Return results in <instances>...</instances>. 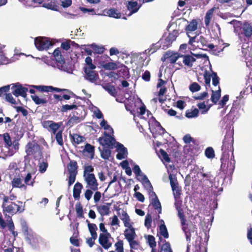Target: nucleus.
<instances>
[{"instance_id": "1", "label": "nucleus", "mask_w": 252, "mask_h": 252, "mask_svg": "<svg viewBox=\"0 0 252 252\" xmlns=\"http://www.w3.org/2000/svg\"><path fill=\"white\" fill-rule=\"evenodd\" d=\"M222 154L220 158V169L222 172H227L229 167V153L231 152L232 157L233 156V137L230 134H226L224 136L221 147Z\"/></svg>"}, {"instance_id": "2", "label": "nucleus", "mask_w": 252, "mask_h": 252, "mask_svg": "<svg viewBox=\"0 0 252 252\" xmlns=\"http://www.w3.org/2000/svg\"><path fill=\"white\" fill-rule=\"evenodd\" d=\"M62 125V122L55 123L53 121H44L43 126L44 128H49V131L55 135V139L58 144L60 146H63V130L59 129Z\"/></svg>"}, {"instance_id": "3", "label": "nucleus", "mask_w": 252, "mask_h": 252, "mask_svg": "<svg viewBox=\"0 0 252 252\" xmlns=\"http://www.w3.org/2000/svg\"><path fill=\"white\" fill-rule=\"evenodd\" d=\"M3 214L6 216L7 213L12 215L17 213H21L25 210V203L21 201H17L16 202H10L6 203H2Z\"/></svg>"}, {"instance_id": "4", "label": "nucleus", "mask_w": 252, "mask_h": 252, "mask_svg": "<svg viewBox=\"0 0 252 252\" xmlns=\"http://www.w3.org/2000/svg\"><path fill=\"white\" fill-rule=\"evenodd\" d=\"M25 152L28 156H32L35 160L43 158L41 147L34 140L28 143L25 147Z\"/></svg>"}, {"instance_id": "5", "label": "nucleus", "mask_w": 252, "mask_h": 252, "mask_svg": "<svg viewBox=\"0 0 252 252\" xmlns=\"http://www.w3.org/2000/svg\"><path fill=\"white\" fill-rule=\"evenodd\" d=\"M53 56L56 61L57 66L59 69L67 72H69L70 70L71 71V68L68 67L66 65L65 60L62 55L61 50L59 48L54 50Z\"/></svg>"}, {"instance_id": "6", "label": "nucleus", "mask_w": 252, "mask_h": 252, "mask_svg": "<svg viewBox=\"0 0 252 252\" xmlns=\"http://www.w3.org/2000/svg\"><path fill=\"white\" fill-rule=\"evenodd\" d=\"M179 34V31L176 30H174L172 32H169L166 38H161L159 41L160 47L164 50L169 48L171 46L173 42L176 39Z\"/></svg>"}, {"instance_id": "7", "label": "nucleus", "mask_w": 252, "mask_h": 252, "mask_svg": "<svg viewBox=\"0 0 252 252\" xmlns=\"http://www.w3.org/2000/svg\"><path fill=\"white\" fill-rule=\"evenodd\" d=\"M78 165L75 160H70L67 165V170L69 173L68 185L71 186L75 181L77 174L78 173Z\"/></svg>"}, {"instance_id": "8", "label": "nucleus", "mask_w": 252, "mask_h": 252, "mask_svg": "<svg viewBox=\"0 0 252 252\" xmlns=\"http://www.w3.org/2000/svg\"><path fill=\"white\" fill-rule=\"evenodd\" d=\"M182 226V230L186 235L187 241L190 243L192 233H194L195 235H197V227L191 221L185 223V225Z\"/></svg>"}, {"instance_id": "9", "label": "nucleus", "mask_w": 252, "mask_h": 252, "mask_svg": "<svg viewBox=\"0 0 252 252\" xmlns=\"http://www.w3.org/2000/svg\"><path fill=\"white\" fill-rule=\"evenodd\" d=\"M127 230L124 231V235L125 238L128 242L130 248V252H132V250H137L140 247L139 242L138 241L135 240V238L137 237L135 231L130 232H127Z\"/></svg>"}, {"instance_id": "10", "label": "nucleus", "mask_w": 252, "mask_h": 252, "mask_svg": "<svg viewBox=\"0 0 252 252\" xmlns=\"http://www.w3.org/2000/svg\"><path fill=\"white\" fill-rule=\"evenodd\" d=\"M34 44L39 51L47 50L53 45L48 38L40 36L35 38Z\"/></svg>"}, {"instance_id": "11", "label": "nucleus", "mask_w": 252, "mask_h": 252, "mask_svg": "<svg viewBox=\"0 0 252 252\" xmlns=\"http://www.w3.org/2000/svg\"><path fill=\"white\" fill-rule=\"evenodd\" d=\"M83 70L85 72V79L91 83L96 84L99 79L98 72L94 69L83 68Z\"/></svg>"}, {"instance_id": "12", "label": "nucleus", "mask_w": 252, "mask_h": 252, "mask_svg": "<svg viewBox=\"0 0 252 252\" xmlns=\"http://www.w3.org/2000/svg\"><path fill=\"white\" fill-rule=\"evenodd\" d=\"M104 137H101L98 138L100 144L103 146H107L110 148H113L116 140L115 138L106 132H104Z\"/></svg>"}, {"instance_id": "13", "label": "nucleus", "mask_w": 252, "mask_h": 252, "mask_svg": "<svg viewBox=\"0 0 252 252\" xmlns=\"http://www.w3.org/2000/svg\"><path fill=\"white\" fill-rule=\"evenodd\" d=\"M12 90V94L16 97L21 96L23 97L27 96V92L28 91V88L24 87L19 83H17L15 84H13L11 87Z\"/></svg>"}, {"instance_id": "14", "label": "nucleus", "mask_w": 252, "mask_h": 252, "mask_svg": "<svg viewBox=\"0 0 252 252\" xmlns=\"http://www.w3.org/2000/svg\"><path fill=\"white\" fill-rule=\"evenodd\" d=\"M86 183V188H88L93 191L98 190V183L94 174H89L87 177H84Z\"/></svg>"}, {"instance_id": "15", "label": "nucleus", "mask_w": 252, "mask_h": 252, "mask_svg": "<svg viewBox=\"0 0 252 252\" xmlns=\"http://www.w3.org/2000/svg\"><path fill=\"white\" fill-rule=\"evenodd\" d=\"M181 55L180 53H174L171 51H168L161 58V61L164 62L167 60L170 63L174 64L179 58H181Z\"/></svg>"}, {"instance_id": "16", "label": "nucleus", "mask_w": 252, "mask_h": 252, "mask_svg": "<svg viewBox=\"0 0 252 252\" xmlns=\"http://www.w3.org/2000/svg\"><path fill=\"white\" fill-rule=\"evenodd\" d=\"M31 98L36 105H45L49 102L50 99H51V95L43 94L41 95L40 97L37 95H32Z\"/></svg>"}, {"instance_id": "17", "label": "nucleus", "mask_w": 252, "mask_h": 252, "mask_svg": "<svg viewBox=\"0 0 252 252\" xmlns=\"http://www.w3.org/2000/svg\"><path fill=\"white\" fill-rule=\"evenodd\" d=\"M111 203H105L103 205L96 206L97 212L99 213L101 217L109 215L111 212L110 207Z\"/></svg>"}, {"instance_id": "18", "label": "nucleus", "mask_w": 252, "mask_h": 252, "mask_svg": "<svg viewBox=\"0 0 252 252\" xmlns=\"http://www.w3.org/2000/svg\"><path fill=\"white\" fill-rule=\"evenodd\" d=\"M110 75L111 77L117 79L121 77L123 78H128L129 76L128 69L126 66L119 69L117 73L111 72Z\"/></svg>"}, {"instance_id": "19", "label": "nucleus", "mask_w": 252, "mask_h": 252, "mask_svg": "<svg viewBox=\"0 0 252 252\" xmlns=\"http://www.w3.org/2000/svg\"><path fill=\"white\" fill-rule=\"evenodd\" d=\"M241 30L242 34L244 35L247 38L248 41H249L252 35V25L248 22H245L241 28Z\"/></svg>"}, {"instance_id": "20", "label": "nucleus", "mask_w": 252, "mask_h": 252, "mask_svg": "<svg viewBox=\"0 0 252 252\" xmlns=\"http://www.w3.org/2000/svg\"><path fill=\"white\" fill-rule=\"evenodd\" d=\"M242 52L246 59H252V47L249 46L248 41L242 44Z\"/></svg>"}, {"instance_id": "21", "label": "nucleus", "mask_w": 252, "mask_h": 252, "mask_svg": "<svg viewBox=\"0 0 252 252\" xmlns=\"http://www.w3.org/2000/svg\"><path fill=\"white\" fill-rule=\"evenodd\" d=\"M197 43L200 44V45H198V46H200V48L203 50H206L208 48L210 49L214 47V45L213 44L209 43L206 38L203 36H200Z\"/></svg>"}, {"instance_id": "22", "label": "nucleus", "mask_w": 252, "mask_h": 252, "mask_svg": "<svg viewBox=\"0 0 252 252\" xmlns=\"http://www.w3.org/2000/svg\"><path fill=\"white\" fill-rule=\"evenodd\" d=\"M99 243L106 250L111 247L112 245V243L109 242L107 236L102 233L99 235Z\"/></svg>"}, {"instance_id": "23", "label": "nucleus", "mask_w": 252, "mask_h": 252, "mask_svg": "<svg viewBox=\"0 0 252 252\" xmlns=\"http://www.w3.org/2000/svg\"><path fill=\"white\" fill-rule=\"evenodd\" d=\"M181 58H183V62L184 64L189 67L192 66L193 63L196 61V59L189 55H181Z\"/></svg>"}, {"instance_id": "24", "label": "nucleus", "mask_w": 252, "mask_h": 252, "mask_svg": "<svg viewBox=\"0 0 252 252\" xmlns=\"http://www.w3.org/2000/svg\"><path fill=\"white\" fill-rule=\"evenodd\" d=\"M150 122L152 123V126L157 128V130L159 134H163L165 133V129L161 126L160 123L156 120L154 116H152Z\"/></svg>"}, {"instance_id": "25", "label": "nucleus", "mask_w": 252, "mask_h": 252, "mask_svg": "<svg viewBox=\"0 0 252 252\" xmlns=\"http://www.w3.org/2000/svg\"><path fill=\"white\" fill-rule=\"evenodd\" d=\"M83 187L81 183L77 182L75 184L73 189V196L75 200H79L80 197V193Z\"/></svg>"}, {"instance_id": "26", "label": "nucleus", "mask_w": 252, "mask_h": 252, "mask_svg": "<svg viewBox=\"0 0 252 252\" xmlns=\"http://www.w3.org/2000/svg\"><path fill=\"white\" fill-rule=\"evenodd\" d=\"M22 176H20L18 175V176L13 178L12 181H11V185L13 188H26V186L22 183Z\"/></svg>"}, {"instance_id": "27", "label": "nucleus", "mask_w": 252, "mask_h": 252, "mask_svg": "<svg viewBox=\"0 0 252 252\" xmlns=\"http://www.w3.org/2000/svg\"><path fill=\"white\" fill-rule=\"evenodd\" d=\"M127 9L129 11L128 16H130L133 13L136 12L139 9L140 6L136 1H129L127 5Z\"/></svg>"}, {"instance_id": "28", "label": "nucleus", "mask_w": 252, "mask_h": 252, "mask_svg": "<svg viewBox=\"0 0 252 252\" xmlns=\"http://www.w3.org/2000/svg\"><path fill=\"white\" fill-rule=\"evenodd\" d=\"M198 22L196 19L191 20L186 27L185 30L187 33L195 31L197 29Z\"/></svg>"}, {"instance_id": "29", "label": "nucleus", "mask_w": 252, "mask_h": 252, "mask_svg": "<svg viewBox=\"0 0 252 252\" xmlns=\"http://www.w3.org/2000/svg\"><path fill=\"white\" fill-rule=\"evenodd\" d=\"M160 224L159 226V230L160 234L165 239L169 237V234L167 231L166 225L164 224V222L162 220H160Z\"/></svg>"}, {"instance_id": "30", "label": "nucleus", "mask_w": 252, "mask_h": 252, "mask_svg": "<svg viewBox=\"0 0 252 252\" xmlns=\"http://www.w3.org/2000/svg\"><path fill=\"white\" fill-rule=\"evenodd\" d=\"M122 220L124 222V226L127 227V228L125 229V230L127 231V233L130 232L131 231H135V229L132 226L133 223L131 222V220L129 216H128L126 218H124V220Z\"/></svg>"}, {"instance_id": "31", "label": "nucleus", "mask_w": 252, "mask_h": 252, "mask_svg": "<svg viewBox=\"0 0 252 252\" xmlns=\"http://www.w3.org/2000/svg\"><path fill=\"white\" fill-rule=\"evenodd\" d=\"M212 92L211 100L214 104H216L221 96V90L220 87H219V90L216 91L212 90Z\"/></svg>"}, {"instance_id": "32", "label": "nucleus", "mask_w": 252, "mask_h": 252, "mask_svg": "<svg viewBox=\"0 0 252 252\" xmlns=\"http://www.w3.org/2000/svg\"><path fill=\"white\" fill-rule=\"evenodd\" d=\"M141 182L147 189L149 190H153V186L146 175L144 174L142 175Z\"/></svg>"}, {"instance_id": "33", "label": "nucleus", "mask_w": 252, "mask_h": 252, "mask_svg": "<svg viewBox=\"0 0 252 252\" xmlns=\"http://www.w3.org/2000/svg\"><path fill=\"white\" fill-rule=\"evenodd\" d=\"M72 142H74L76 144H79L83 142L85 138L84 136H81L77 133H74L70 136Z\"/></svg>"}, {"instance_id": "34", "label": "nucleus", "mask_w": 252, "mask_h": 252, "mask_svg": "<svg viewBox=\"0 0 252 252\" xmlns=\"http://www.w3.org/2000/svg\"><path fill=\"white\" fill-rule=\"evenodd\" d=\"M252 92V86L251 85H248L245 87V88L241 91L240 93V95L237 96V98L239 99H241L244 97L245 95H247Z\"/></svg>"}, {"instance_id": "35", "label": "nucleus", "mask_w": 252, "mask_h": 252, "mask_svg": "<svg viewBox=\"0 0 252 252\" xmlns=\"http://www.w3.org/2000/svg\"><path fill=\"white\" fill-rule=\"evenodd\" d=\"M85 151L90 154V158L93 159L94 156V147L89 143H87L85 146Z\"/></svg>"}, {"instance_id": "36", "label": "nucleus", "mask_w": 252, "mask_h": 252, "mask_svg": "<svg viewBox=\"0 0 252 252\" xmlns=\"http://www.w3.org/2000/svg\"><path fill=\"white\" fill-rule=\"evenodd\" d=\"M151 204L155 210H157L158 214L161 213V206L158 198L156 199H153L152 200Z\"/></svg>"}, {"instance_id": "37", "label": "nucleus", "mask_w": 252, "mask_h": 252, "mask_svg": "<svg viewBox=\"0 0 252 252\" xmlns=\"http://www.w3.org/2000/svg\"><path fill=\"white\" fill-rule=\"evenodd\" d=\"M86 222L88 223V226L89 230L91 234V236H97V233L96 232V230L97 229V227L95 224L94 223H91L89 222V221L87 220Z\"/></svg>"}, {"instance_id": "38", "label": "nucleus", "mask_w": 252, "mask_h": 252, "mask_svg": "<svg viewBox=\"0 0 252 252\" xmlns=\"http://www.w3.org/2000/svg\"><path fill=\"white\" fill-rule=\"evenodd\" d=\"M94 171V168L93 166L89 165L88 164H85L84 165V169L83 172V177H87L89 174H94L92 173Z\"/></svg>"}, {"instance_id": "39", "label": "nucleus", "mask_w": 252, "mask_h": 252, "mask_svg": "<svg viewBox=\"0 0 252 252\" xmlns=\"http://www.w3.org/2000/svg\"><path fill=\"white\" fill-rule=\"evenodd\" d=\"M200 176L202 178V179H205L206 181L212 182L214 179V176L212 174L211 172H209L207 173H204L200 172L199 173Z\"/></svg>"}, {"instance_id": "40", "label": "nucleus", "mask_w": 252, "mask_h": 252, "mask_svg": "<svg viewBox=\"0 0 252 252\" xmlns=\"http://www.w3.org/2000/svg\"><path fill=\"white\" fill-rule=\"evenodd\" d=\"M109 147H104L101 152V157L104 159H108L111 154V151Z\"/></svg>"}, {"instance_id": "41", "label": "nucleus", "mask_w": 252, "mask_h": 252, "mask_svg": "<svg viewBox=\"0 0 252 252\" xmlns=\"http://www.w3.org/2000/svg\"><path fill=\"white\" fill-rule=\"evenodd\" d=\"M169 179L172 189H175L176 188H178L179 187L178 180L176 177L173 178V175L170 174L169 175Z\"/></svg>"}, {"instance_id": "42", "label": "nucleus", "mask_w": 252, "mask_h": 252, "mask_svg": "<svg viewBox=\"0 0 252 252\" xmlns=\"http://www.w3.org/2000/svg\"><path fill=\"white\" fill-rule=\"evenodd\" d=\"M164 242V243L161 246L159 252H172L170 243L165 240Z\"/></svg>"}, {"instance_id": "43", "label": "nucleus", "mask_w": 252, "mask_h": 252, "mask_svg": "<svg viewBox=\"0 0 252 252\" xmlns=\"http://www.w3.org/2000/svg\"><path fill=\"white\" fill-rule=\"evenodd\" d=\"M102 67L105 70H115L117 68V64L114 62H109L102 64Z\"/></svg>"}, {"instance_id": "44", "label": "nucleus", "mask_w": 252, "mask_h": 252, "mask_svg": "<svg viewBox=\"0 0 252 252\" xmlns=\"http://www.w3.org/2000/svg\"><path fill=\"white\" fill-rule=\"evenodd\" d=\"M198 113V110L197 108H194L193 110H188L186 112L185 116L188 118H191L197 117Z\"/></svg>"}, {"instance_id": "45", "label": "nucleus", "mask_w": 252, "mask_h": 252, "mask_svg": "<svg viewBox=\"0 0 252 252\" xmlns=\"http://www.w3.org/2000/svg\"><path fill=\"white\" fill-rule=\"evenodd\" d=\"M75 209L76 211L77 216L79 218L84 217L83 207L80 202L77 203L75 205Z\"/></svg>"}, {"instance_id": "46", "label": "nucleus", "mask_w": 252, "mask_h": 252, "mask_svg": "<svg viewBox=\"0 0 252 252\" xmlns=\"http://www.w3.org/2000/svg\"><path fill=\"white\" fill-rule=\"evenodd\" d=\"M91 47H92L94 52L96 54H102L105 50V48L104 47L99 46L95 44H91Z\"/></svg>"}, {"instance_id": "47", "label": "nucleus", "mask_w": 252, "mask_h": 252, "mask_svg": "<svg viewBox=\"0 0 252 252\" xmlns=\"http://www.w3.org/2000/svg\"><path fill=\"white\" fill-rule=\"evenodd\" d=\"M103 88L113 96H116L117 91L113 85H107L103 86Z\"/></svg>"}, {"instance_id": "48", "label": "nucleus", "mask_w": 252, "mask_h": 252, "mask_svg": "<svg viewBox=\"0 0 252 252\" xmlns=\"http://www.w3.org/2000/svg\"><path fill=\"white\" fill-rule=\"evenodd\" d=\"M220 12L218 7H213L207 11L205 16H220L219 14Z\"/></svg>"}, {"instance_id": "49", "label": "nucleus", "mask_w": 252, "mask_h": 252, "mask_svg": "<svg viewBox=\"0 0 252 252\" xmlns=\"http://www.w3.org/2000/svg\"><path fill=\"white\" fill-rule=\"evenodd\" d=\"M205 155L208 158H213L215 157V152L213 148L209 147L206 149Z\"/></svg>"}, {"instance_id": "50", "label": "nucleus", "mask_w": 252, "mask_h": 252, "mask_svg": "<svg viewBox=\"0 0 252 252\" xmlns=\"http://www.w3.org/2000/svg\"><path fill=\"white\" fill-rule=\"evenodd\" d=\"M86 65L84 68H89L90 69H95L96 66L92 63V59L90 57H87L85 59Z\"/></svg>"}, {"instance_id": "51", "label": "nucleus", "mask_w": 252, "mask_h": 252, "mask_svg": "<svg viewBox=\"0 0 252 252\" xmlns=\"http://www.w3.org/2000/svg\"><path fill=\"white\" fill-rule=\"evenodd\" d=\"M31 87L36 89L37 91L40 92H46L49 93V86H36V85H31Z\"/></svg>"}, {"instance_id": "52", "label": "nucleus", "mask_w": 252, "mask_h": 252, "mask_svg": "<svg viewBox=\"0 0 252 252\" xmlns=\"http://www.w3.org/2000/svg\"><path fill=\"white\" fill-rule=\"evenodd\" d=\"M77 106L76 104H73L72 105L65 104L63 105L61 107V111L62 112H67L68 110H70L73 109H77Z\"/></svg>"}, {"instance_id": "53", "label": "nucleus", "mask_w": 252, "mask_h": 252, "mask_svg": "<svg viewBox=\"0 0 252 252\" xmlns=\"http://www.w3.org/2000/svg\"><path fill=\"white\" fill-rule=\"evenodd\" d=\"M48 166V163L47 162V160L45 161H43L39 164V171L40 173H44Z\"/></svg>"}, {"instance_id": "54", "label": "nucleus", "mask_w": 252, "mask_h": 252, "mask_svg": "<svg viewBox=\"0 0 252 252\" xmlns=\"http://www.w3.org/2000/svg\"><path fill=\"white\" fill-rule=\"evenodd\" d=\"M16 198V196L13 194H10L9 196L4 195L2 199V203H6L10 202H12V201L15 200Z\"/></svg>"}, {"instance_id": "55", "label": "nucleus", "mask_w": 252, "mask_h": 252, "mask_svg": "<svg viewBox=\"0 0 252 252\" xmlns=\"http://www.w3.org/2000/svg\"><path fill=\"white\" fill-rule=\"evenodd\" d=\"M32 179V175L31 173H29L27 174L26 176L24 179L25 184L27 186H33L34 184V180L31 181Z\"/></svg>"}, {"instance_id": "56", "label": "nucleus", "mask_w": 252, "mask_h": 252, "mask_svg": "<svg viewBox=\"0 0 252 252\" xmlns=\"http://www.w3.org/2000/svg\"><path fill=\"white\" fill-rule=\"evenodd\" d=\"M147 242L150 247L154 248L156 246V242L155 238L153 235H148L147 238Z\"/></svg>"}, {"instance_id": "57", "label": "nucleus", "mask_w": 252, "mask_h": 252, "mask_svg": "<svg viewBox=\"0 0 252 252\" xmlns=\"http://www.w3.org/2000/svg\"><path fill=\"white\" fill-rule=\"evenodd\" d=\"M189 88L190 91L193 93L199 91L201 87L197 83L194 82L190 85Z\"/></svg>"}, {"instance_id": "58", "label": "nucleus", "mask_w": 252, "mask_h": 252, "mask_svg": "<svg viewBox=\"0 0 252 252\" xmlns=\"http://www.w3.org/2000/svg\"><path fill=\"white\" fill-rule=\"evenodd\" d=\"M152 221V217L151 215L148 214L145 219V226L148 229L150 228L151 227V223Z\"/></svg>"}, {"instance_id": "59", "label": "nucleus", "mask_w": 252, "mask_h": 252, "mask_svg": "<svg viewBox=\"0 0 252 252\" xmlns=\"http://www.w3.org/2000/svg\"><path fill=\"white\" fill-rule=\"evenodd\" d=\"M229 100V95L225 94L224 95L222 99L219 102V105H220V108H223L226 104V102Z\"/></svg>"}, {"instance_id": "60", "label": "nucleus", "mask_w": 252, "mask_h": 252, "mask_svg": "<svg viewBox=\"0 0 252 252\" xmlns=\"http://www.w3.org/2000/svg\"><path fill=\"white\" fill-rule=\"evenodd\" d=\"M211 75L210 74L207 70H205L204 73V78L205 79V83L206 85L210 86Z\"/></svg>"}, {"instance_id": "61", "label": "nucleus", "mask_w": 252, "mask_h": 252, "mask_svg": "<svg viewBox=\"0 0 252 252\" xmlns=\"http://www.w3.org/2000/svg\"><path fill=\"white\" fill-rule=\"evenodd\" d=\"M115 245L117 252H124L123 242L122 240L119 241Z\"/></svg>"}, {"instance_id": "62", "label": "nucleus", "mask_w": 252, "mask_h": 252, "mask_svg": "<svg viewBox=\"0 0 252 252\" xmlns=\"http://www.w3.org/2000/svg\"><path fill=\"white\" fill-rule=\"evenodd\" d=\"M116 13V10L114 8L105 9L104 11L103 16H115Z\"/></svg>"}, {"instance_id": "63", "label": "nucleus", "mask_w": 252, "mask_h": 252, "mask_svg": "<svg viewBox=\"0 0 252 252\" xmlns=\"http://www.w3.org/2000/svg\"><path fill=\"white\" fill-rule=\"evenodd\" d=\"M159 152L163 158V159L167 162L170 161V158L168 156L167 153L163 149H160Z\"/></svg>"}, {"instance_id": "64", "label": "nucleus", "mask_w": 252, "mask_h": 252, "mask_svg": "<svg viewBox=\"0 0 252 252\" xmlns=\"http://www.w3.org/2000/svg\"><path fill=\"white\" fill-rule=\"evenodd\" d=\"M212 76V84L214 86H216L219 83V77L218 76L216 72H213Z\"/></svg>"}]
</instances>
